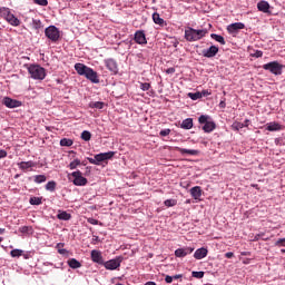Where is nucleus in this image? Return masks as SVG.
<instances>
[{
	"mask_svg": "<svg viewBox=\"0 0 285 285\" xmlns=\"http://www.w3.org/2000/svg\"><path fill=\"white\" fill-rule=\"evenodd\" d=\"M75 70L80 75L81 77H86L91 83H99V75L95 69L83 65V63H76L75 65Z\"/></svg>",
	"mask_w": 285,
	"mask_h": 285,
	"instance_id": "obj_1",
	"label": "nucleus"
},
{
	"mask_svg": "<svg viewBox=\"0 0 285 285\" xmlns=\"http://www.w3.org/2000/svg\"><path fill=\"white\" fill-rule=\"evenodd\" d=\"M24 68H27L31 79H35L36 81H43V79H46V68L40 65H24Z\"/></svg>",
	"mask_w": 285,
	"mask_h": 285,
	"instance_id": "obj_2",
	"label": "nucleus"
},
{
	"mask_svg": "<svg viewBox=\"0 0 285 285\" xmlns=\"http://www.w3.org/2000/svg\"><path fill=\"white\" fill-rule=\"evenodd\" d=\"M208 35L207 29H193V28H187L185 30V39L186 41H199L200 39H204Z\"/></svg>",
	"mask_w": 285,
	"mask_h": 285,
	"instance_id": "obj_3",
	"label": "nucleus"
},
{
	"mask_svg": "<svg viewBox=\"0 0 285 285\" xmlns=\"http://www.w3.org/2000/svg\"><path fill=\"white\" fill-rule=\"evenodd\" d=\"M198 122L204 124L203 126L204 132H213V130L217 128V125L215 124V121H213V119L208 115H202L198 118Z\"/></svg>",
	"mask_w": 285,
	"mask_h": 285,
	"instance_id": "obj_4",
	"label": "nucleus"
},
{
	"mask_svg": "<svg viewBox=\"0 0 285 285\" xmlns=\"http://www.w3.org/2000/svg\"><path fill=\"white\" fill-rule=\"evenodd\" d=\"M114 157H115V151L100 153L96 155L94 158H88V161L94 166H99L101 161H108V159H112Z\"/></svg>",
	"mask_w": 285,
	"mask_h": 285,
	"instance_id": "obj_5",
	"label": "nucleus"
},
{
	"mask_svg": "<svg viewBox=\"0 0 285 285\" xmlns=\"http://www.w3.org/2000/svg\"><path fill=\"white\" fill-rule=\"evenodd\" d=\"M283 69H284V66L278 61H272L263 65V70H268V72H271L272 75H275L276 77L282 75Z\"/></svg>",
	"mask_w": 285,
	"mask_h": 285,
	"instance_id": "obj_6",
	"label": "nucleus"
},
{
	"mask_svg": "<svg viewBox=\"0 0 285 285\" xmlns=\"http://www.w3.org/2000/svg\"><path fill=\"white\" fill-rule=\"evenodd\" d=\"M45 35L53 43H57V41H59V39H61V33H60L59 29L55 26L47 27L45 30Z\"/></svg>",
	"mask_w": 285,
	"mask_h": 285,
	"instance_id": "obj_7",
	"label": "nucleus"
},
{
	"mask_svg": "<svg viewBox=\"0 0 285 285\" xmlns=\"http://www.w3.org/2000/svg\"><path fill=\"white\" fill-rule=\"evenodd\" d=\"M121 262H124V257L117 256L114 259L104 262L102 266H105V268L107 271H117V268H119V266H121Z\"/></svg>",
	"mask_w": 285,
	"mask_h": 285,
	"instance_id": "obj_8",
	"label": "nucleus"
},
{
	"mask_svg": "<svg viewBox=\"0 0 285 285\" xmlns=\"http://www.w3.org/2000/svg\"><path fill=\"white\" fill-rule=\"evenodd\" d=\"M71 177H73V180H72L73 186H86L88 184V178L83 177V174H81V170L72 171Z\"/></svg>",
	"mask_w": 285,
	"mask_h": 285,
	"instance_id": "obj_9",
	"label": "nucleus"
},
{
	"mask_svg": "<svg viewBox=\"0 0 285 285\" xmlns=\"http://www.w3.org/2000/svg\"><path fill=\"white\" fill-rule=\"evenodd\" d=\"M244 28H246V24H244V22H235L227 26V32L229 35H237V32H239V30H244Z\"/></svg>",
	"mask_w": 285,
	"mask_h": 285,
	"instance_id": "obj_10",
	"label": "nucleus"
},
{
	"mask_svg": "<svg viewBox=\"0 0 285 285\" xmlns=\"http://www.w3.org/2000/svg\"><path fill=\"white\" fill-rule=\"evenodd\" d=\"M2 104H3V106H6V108H20V106H21V101L17 100V99H12L10 97H4L2 99Z\"/></svg>",
	"mask_w": 285,
	"mask_h": 285,
	"instance_id": "obj_11",
	"label": "nucleus"
},
{
	"mask_svg": "<svg viewBox=\"0 0 285 285\" xmlns=\"http://www.w3.org/2000/svg\"><path fill=\"white\" fill-rule=\"evenodd\" d=\"M134 40L139 45V46H146L148 43V40H146V33L144 30H138L135 32Z\"/></svg>",
	"mask_w": 285,
	"mask_h": 285,
	"instance_id": "obj_12",
	"label": "nucleus"
},
{
	"mask_svg": "<svg viewBox=\"0 0 285 285\" xmlns=\"http://www.w3.org/2000/svg\"><path fill=\"white\" fill-rule=\"evenodd\" d=\"M217 52H219V47L212 46L208 49L203 50V57H206L207 59H213V57L217 56Z\"/></svg>",
	"mask_w": 285,
	"mask_h": 285,
	"instance_id": "obj_13",
	"label": "nucleus"
},
{
	"mask_svg": "<svg viewBox=\"0 0 285 285\" xmlns=\"http://www.w3.org/2000/svg\"><path fill=\"white\" fill-rule=\"evenodd\" d=\"M91 262H94L95 264H99L100 266H104V256L101 255L100 250H91Z\"/></svg>",
	"mask_w": 285,
	"mask_h": 285,
	"instance_id": "obj_14",
	"label": "nucleus"
},
{
	"mask_svg": "<svg viewBox=\"0 0 285 285\" xmlns=\"http://www.w3.org/2000/svg\"><path fill=\"white\" fill-rule=\"evenodd\" d=\"M195 250L194 247H183L175 250V255L177 257H186V255H190Z\"/></svg>",
	"mask_w": 285,
	"mask_h": 285,
	"instance_id": "obj_15",
	"label": "nucleus"
},
{
	"mask_svg": "<svg viewBox=\"0 0 285 285\" xmlns=\"http://www.w3.org/2000/svg\"><path fill=\"white\" fill-rule=\"evenodd\" d=\"M106 68L110 70L114 75H117L118 72V67H117V61L115 59H107L105 60Z\"/></svg>",
	"mask_w": 285,
	"mask_h": 285,
	"instance_id": "obj_16",
	"label": "nucleus"
},
{
	"mask_svg": "<svg viewBox=\"0 0 285 285\" xmlns=\"http://www.w3.org/2000/svg\"><path fill=\"white\" fill-rule=\"evenodd\" d=\"M35 166H37V163L32 160L18 163L20 170H29V168H35Z\"/></svg>",
	"mask_w": 285,
	"mask_h": 285,
	"instance_id": "obj_17",
	"label": "nucleus"
},
{
	"mask_svg": "<svg viewBox=\"0 0 285 285\" xmlns=\"http://www.w3.org/2000/svg\"><path fill=\"white\" fill-rule=\"evenodd\" d=\"M207 255H208V249L205 247L198 248L194 253L195 259H204V257H207Z\"/></svg>",
	"mask_w": 285,
	"mask_h": 285,
	"instance_id": "obj_18",
	"label": "nucleus"
},
{
	"mask_svg": "<svg viewBox=\"0 0 285 285\" xmlns=\"http://www.w3.org/2000/svg\"><path fill=\"white\" fill-rule=\"evenodd\" d=\"M176 150L180 153V155H190V156L199 155V150H196V149H186V148L176 147Z\"/></svg>",
	"mask_w": 285,
	"mask_h": 285,
	"instance_id": "obj_19",
	"label": "nucleus"
},
{
	"mask_svg": "<svg viewBox=\"0 0 285 285\" xmlns=\"http://www.w3.org/2000/svg\"><path fill=\"white\" fill-rule=\"evenodd\" d=\"M57 219H60L61 222H70V219H72V215H70L68 212L59 210L57 214Z\"/></svg>",
	"mask_w": 285,
	"mask_h": 285,
	"instance_id": "obj_20",
	"label": "nucleus"
},
{
	"mask_svg": "<svg viewBox=\"0 0 285 285\" xmlns=\"http://www.w3.org/2000/svg\"><path fill=\"white\" fill-rule=\"evenodd\" d=\"M257 9L259 12L268 13V10H271V4L267 1L262 0L257 3Z\"/></svg>",
	"mask_w": 285,
	"mask_h": 285,
	"instance_id": "obj_21",
	"label": "nucleus"
},
{
	"mask_svg": "<svg viewBox=\"0 0 285 285\" xmlns=\"http://www.w3.org/2000/svg\"><path fill=\"white\" fill-rule=\"evenodd\" d=\"M7 22H9L10 26H13L14 28L21 26V20L19 18H16L13 13H11L7 19Z\"/></svg>",
	"mask_w": 285,
	"mask_h": 285,
	"instance_id": "obj_22",
	"label": "nucleus"
},
{
	"mask_svg": "<svg viewBox=\"0 0 285 285\" xmlns=\"http://www.w3.org/2000/svg\"><path fill=\"white\" fill-rule=\"evenodd\" d=\"M266 130H268L269 132H275L277 130H282V125H279L278 122H269L266 125Z\"/></svg>",
	"mask_w": 285,
	"mask_h": 285,
	"instance_id": "obj_23",
	"label": "nucleus"
},
{
	"mask_svg": "<svg viewBox=\"0 0 285 285\" xmlns=\"http://www.w3.org/2000/svg\"><path fill=\"white\" fill-rule=\"evenodd\" d=\"M153 21L154 23H156L157 26H161L163 28L164 26H166V21L159 16L158 12L153 13Z\"/></svg>",
	"mask_w": 285,
	"mask_h": 285,
	"instance_id": "obj_24",
	"label": "nucleus"
},
{
	"mask_svg": "<svg viewBox=\"0 0 285 285\" xmlns=\"http://www.w3.org/2000/svg\"><path fill=\"white\" fill-rule=\"evenodd\" d=\"M190 195L193 199H200L202 197V187L195 186L190 189Z\"/></svg>",
	"mask_w": 285,
	"mask_h": 285,
	"instance_id": "obj_25",
	"label": "nucleus"
},
{
	"mask_svg": "<svg viewBox=\"0 0 285 285\" xmlns=\"http://www.w3.org/2000/svg\"><path fill=\"white\" fill-rule=\"evenodd\" d=\"M180 128H183V130H190L193 128V118H186L183 120Z\"/></svg>",
	"mask_w": 285,
	"mask_h": 285,
	"instance_id": "obj_26",
	"label": "nucleus"
},
{
	"mask_svg": "<svg viewBox=\"0 0 285 285\" xmlns=\"http://www.w3.org/2000/svg\"><path fill=\"white\" fill-rule=\"evenodd\" d=\"M31 26L37 33L43 28V23L39 19H32Z\"/></svg>",
	"mask_w": 285,
	"mask_h": 285,
	"instance_id": "obj_27",
	"label": "nucleus"
},
{
	"mask_svg": "<svg viewBox=\"0 0 285 285\" xmlns=\"http://www.w3.org/2000/svg\"><path fill=\"white\" fill-rule=\"evenodd\" d=\"M68 266L70 268H73V269H77V268H81V264L79 261H77L76 258H70L68 262H67Z\"/></svg>",
	"mask_w": 285,
	"mask_h": 285,
	"instance_id": "obj_28",
	"label": "nucleus"
},
{
	"mask_svg": "<svg viewBox=\"0 0 285 285\" xmlns=\"http://www.w3.org/2000/svg\"><path fill=\"white\" fill-rule=\"evenodd\" d=\"M0 14L7 20L12 14V11H10V8L2 7L0 8Z\"/></svg>",
	"mask_w": 285,
	"mask_h": 285,
	"instance_id": "obj_29",
	"label": "nucleus"
},
{
	"mask_svg": "<svg viewBox=\"0 0 285 285\" xmlns=\"http://www.w3.org/2000/svg\"><path fill=\"white\" fill-rule=\"evenodd\" d=\"M210 37L214 39V41H217L220 43V46H226V40L224 39L223 36H219L217 33H212Z\"/></svg>",
	"mask_w": 285,
	"mask_h": 285,
	"instance_id": "obj_30",
	"label": "nucleus"
},
{
	"mask_svg": "<svg viewBox=\"0 0 285 285\" xmlns=\"http://www.w3.org/2000/svg\"><path fill=\"white\" fill-rule=\"evenodd\" d=\"M42 199L43 198H41V197H31L30 199H29V204L31 205V206H41V204H42Z\"/></svg>",
	"mask_w": 285,
	"mask_h": 285,
	"instance_id": "obj_31",
	"label": "nucleus"
},
{
	"mask_svg": "<svg viewBox=\"0 0 285 285\" xmlns=\"http://www.w3.org/2000/svg\"><path fill=\"white\" fill-rule=\"evenodd\" d=\"M78 166H81V160L76 158L68 165V168H70V170H77Z\"/></svg>",
	"mask_w": 285,
	"mask_h": 285,
	"instance_id": "obj_32",
	"label": "nucleus"
},
{
	"mask_svg": "<svg viewBox=\"0 0 285 285\" xmlns=\"http://www.w3.org/2000/svg\"><path fill=\"white\" fill-rule=\"evenodd\" d=\"M56 189H57V183L55 180L47 183L46 190H49L50 193H55Z\"/></svg>",
	"mask_w": 285,
	"mask_h": 285,
	"instance_id": "obj_33",
	"label": "nucleus"
},
{
	"mask_svg": "<svg viewBox=\"0 0 285 285\" xmlns=\"http://www.w3.org/2000/svg\"><path fill=\"white\" fill-rule=\"evenodd\" d=\"M81 139L83 141H90V139H92V134H90L88 130H85L81 132Z\"/></svg>",
	"mask_w": 285,
	"mask_h": 285,
	"instance_id": "obj_34",
	"label": "nucleus"
},
{
	"mask_svg": "<svg viewBox=\"0 0 285 285\" xmlns=\"http://www.w3.org/2000/svg\"><path fill=\"white\" fill-rule=\"evenodd\" d=\"M73 141L70 138H62L60 140V146H66L67 148H70L72 146Z\"/></svg>",
	"mask_w": 285,
	"mask_h": 285,
	"instance_id": "obj_35",
	"label": "nucleus"
},
{
	"mask_svg": "<svg viewBox=\"0 0 285 285\" xmlns=\"http://www.w3.org/2000/svg\"><path fill=\"white\" fill-rule=\"evenodd\" d=\"M189 99H191L193 101H197V99H202V92L197 91V92H189L188 94Z\"/></svg>",
	"mask_w": 285,
	"mask_h": 285,
	"instance_id": "obj_36",
	"label": "nucleus"
},
{
	"mask_svg": "<svg viewBox=\"0 0 285 285\" xmlns=\"http://www.w3.org/2000/svg\"><path fill=\"white\" fill-rule=\"evenodd\" d=\"M164 205L167 207V208H173V206H177V199H166L164 202Z\"/></svg>",
	"mask_w": 285,
	"mask_h": 285,
	"instance_id": "obj_37",
	"label": "nucleus"
},
{
	"mask_svg": "<svg viewBox=\"0 0 285 285\" xmlns=\"http://www.w3.org/2000/svg\"><path fill=\"white\" fill-rule=\"evenodd\" d=\"M46 179H47L46 175H37V176H35L33 181L36 184H43L46 181Z\"/></svg>",
	"mask_w": 285,
	"mask_h": 285,
	"instance_id": "obj_38",
	"label": "nucleus"
},
{
	"mask_svg": "<svg viewBox=\"0 0 285 285\" xmlns=\"http://www.w3.org/2000/svg\"><path fill=\"white\" fill-rule=\"evenodd\" d=\"M89 106H90V108H96L97 110H102V108H104V102H101V101H96V102H91Z\"/></svg>",
	"mask_w": 285,
	"mask_h": 285,
	"instance_id": "obj_39",
	"label": "nucleus"
},
{
	"mask_svg": "<svg viewBox=\"0 0 285 285\" xmlns=\"http://www.w3.org/2000/svg\"><path fill=\"white\" fill-rule=\"evenodd\" d=\"M11 257H21V255H23V250L22 249H12L10 252Z\"/></svg>",
	"mask_w": 285,
	"mask_h": 285,
	"instance_id": "obj_40",
	"label": "nucleus"
},
{
	"mask_svg": "<svg viewBox=\"0 0 285 285\" xmlns=\"http://www.w3.org/2000/svg\"><path fill=\"white\" fill-rule=\"evenodd\" d=\"M232 128H233V130H242V128H244V124H243V122H239V121H235V122L232 125Z\"/></svg>",
	"mask_w": 285,
	"mask_h": 285,
	"instance_id": "obj_41",
	"label": "nucleus"
},
{
	"mask_svg": "<svg viewBox=\"0 0 285 285\" xmlns=\"http://www.w3.org/2000/svg\"><path fill=\"white\" fill-rule=\"evenodd\" d=\"M191 276L195 277L196 279H202L204 278V272H193Z\"/></svg>",
	"mask_w": 285,
	"mask_h": 285,
	"instance_id": "obj_42",
	"label": "nucleus"
},
{
	"mask_svg": "<svg viewBox=\"0 0 285 285\" xmlns=\"http://www.w3.org/2000/svg\"><path fill=\"white\" fill-rule=\"evenodd\" d=\"M140 89H142L144 92L150 90V83H149V82H142V83H140Z\"/></svg>",
	"mask_w": 285,
	"mask_h": 285,
	"instance_id": "obj_43",
	"label": "nucleus"
},
{
	"mask_svg": "<svg viewBox=\"0 0 285 285\" xmlns=\"http://www.w3.org/2000/svg\"><path fill=\"white\" fill-rule=\"evenodd\" d=\"M275 246L285 248V238H279L275 242Z\"/></svg>",
	"mask_w": 285,
	"mask_h": 285,
	"instance_id": "obj_44",
	"label": "nucleus"
},
{
	"mask_svg": "<svg viewBox=\"0 0 285 285\" xmlns=\"http://www.w3.org/2000/svg\"><path fill=\"white\" fill-rule=\"evenodd\" d=\"M37 6H48V0H33Z\"/></svg>",
	"mask_w": 285,
	"mask_h": 285,
	"instance_id": "obj_45",
	"label": "nucleus"
},
{
	"mask_svg": "<svg viewBox=\"0 0 285 285\" xmlns=\"http://www.w3.org/2000/svg\"><path fill=\"white\" fill-rule=\"evenodd\" d=\"M159 135L160 137H168V135H170V129H163Z\"/></svg>",
	"mask_w": 285,
	"mask_h": 285,
	"instance_id": "obj_46",
	"label": "nucleus"
},
{
	"mask_svg": "<svg viewBox=\"0 0 285 285\" xmlns=\"http://www.w3.org/2000/svg\"><path fill=\"white\" fill-rule=\"evenodd\" d=\"M87 222H88V224H91L92 226L99 225V220H97L95 218H88Z\"/></svg>",
	"mask_w": 285,
	"mask_h": 285,
	"instance_id": "obj_47",
	"label": "nucleus"
},
{
	"mask_svg": "<svg viewBox=\"0 0 285 285\" xmlns=\"http://www.w3.org/2000/svg\"><path fill=\"white\" fill-rule=\"evenodd\" d=\"M8 157V151L0 149V159H6Z\"/></svg>",
	"mask_w": 285,
	"mask_h": 285,
	"instance_id": "obj_48",
	"label": "nucleus"
},
{
	"mask_svg": "<svg viewBox=\"0 0 285 285\" xmlns=\"http://www.w3.org/2000/svg\"><path fill=\"white\" fill-rule=\"evenodd\" d=\"M30 229L31 228L29 226H22V227H20V233H29Z\"/></svg>",
	"mask_w": 285,
	"mask_h": 285,
	"instance_id": "obj_49",
	"label": "nucleus"
},
{
	"mask_svg": "<svg viewBox=\"0 0 285 285\" xmlns=\"http://www.w3.org/2000/svg\"><path fill=\"white\" fill-rule=\"evenodd\" d=\"M225 257H226L227 259H232V257H235V254H234L233 252H227V253L225 254Z\"/></svg>",
	"mask_w": 285,
	"mask_h": 285,
	"instance_id": "obj_50",
	"label": "nucleus"
},
{
	"mask_svg": "<svg viewBox=\"0 0 285 285\" xmlns=\"http://www.w3.org/2000/svg\"><path fill=\"white\" fill-rule=\"evenodd\" d=\"M165 282H166V284H173V276H166L165 277Z\"/></svg>",
	"mask_w": 285,
	"mask_h": 285,
	"instance_id": "obj_51",
	"label": "nucleus"
},
{
	"mask_svg": "<svg viewBox=\"0 0 285 285\" xmlns=\"http://www.w3.org/2000/svg\"><path fill=\"white\" fill-rule=\"evenodd\" d=\"M200 95H202V97H208V96L210 95V91H208V90H203V91L200 92Z\"/></svg>",
	"mask_w": 285,
	"mask_h": 285,
	"instance_id": "obj_52",
	"label": "nucleus"
},
{
	"mask_svg": "<svg viewBox=\"0 0 285 285\" xmlns=\"http://www.w3.org/2000/svg\"><path fill=\"white\" fill-rule=\"evenodd\" d=\"M243 124H244V128H248V126L250 125V120L246 119Z\"/></svg>",
	"mask_w": 285,
	"mask_h": 285,
	"instance_id": "obj_53",
	"label": "nucleus"
},
{
	"mask_svg": "<svg viewBox=\"0 0 285 285\" xmlns=\"http://www.w3.org/2000/svg\"><path fill=\"white\" fill-rule=\"evenodd\" d=\"M58 253L60 255H66L68 253V250L67 249H58Z\"/></svg>",
	"mask_w": 285,
	"mask_h": 285,
	"instance_id": "obj_54",
	"label": "nucleus"
},
{
	"mask_svg": "<svg viewBox=\"0 0 285 285\" xmlns=\"http://www.w3.org/2000/svg\"><path fill=\"white\" fill-rule=\"evenodd\" d=\"M263 56H264V52H262V51H256V53H255V57H257V58L263 57Z\"/></svg>",
	"mask_w": 285,
	"mask_h": 285,
	"instance_id": "obj_55",
	"label": "nucleus"
},
{
	"mask_svg": "<svg viewBox=\"0 0 285 285\" xmlns=\"http://www.w3.org/2000/svg\"><path fill=\"white\" fill-rule=\"evenodd\" d=\"M219 108H226V101H224V100L220 101V102H219Z\"/></svg>",
	"mask_w": 285,
	"mask_h": 285,
	"instance_id": "obj_56",
	"label": "nucleus"
},
{
	"mask_svg": "<svg viewBox=\"0 0 285 285\" xmlns=\"http://www.w3.org/2000/svg\"><path fill=\"white\" fill-rule=\"evenodd\" d=\"M171 277H173V279H180L181 274H178V275H175V276H171Z\"/></svg>",
	"mask_w": 285,
	"mask_h": 285,
	"instance_id": "obj_57",
	"label": "nucleus"
},
{
	"mask_svg": "<svg viewBox=\"0 0 285 285\" xmlns=\"http://www.w3.org/2000/svg\"><path fill=\"white\" fill-rule=\"evenodd\" d=\"M92 242H99V236H94Z\"/></svg>",
	"mask_w": 285,
	"mask_h": 285,
	"instance_id": "obj_58",
	"label": "nucleus"
},
{
	"mask_svg": "<svg viewBox=\"0 0 285 285\" xmlns=\"http://www.w3.org/2000/svg\"><path fill=\"white\" fill-rule=\"evenodd\" d=\"M145 285H157L155 282H147Z\"/></svg>",
	"mask_w": 285,
	"mask_h": 285,
	"instance_id": "obj_59",
	"label": "nucleus"
},
{
	"mask_svg": "<svg viewBox=\"0 0 285 285\" xmlns=\"http://www.w3.org/2000/svg\"><path fill=\"white\" fill-rule=\"evenodd\" d=\"M3 233H6L4 228H0V235H3Z\"/></svg>",
	"mask_w": 285,
	"mask_h": 285,
	"instance_id": "obj_60",
	"label": "nucleus"
},
{
	"mask_svg": "<svg viewBox=\"0 0 285 285\" xmlns=\"http://www.w3.org/2000/svg\"><path fill=\"white\" fill-rule=\"evenodd\" d=\"M167 72H175V69H174V68H169V69L167 70Z\"/></svg>",
	"mask_w": 285,
	"mask_h": 285,
	"instance_id": "obj_61",
	"label": "nucleus"
},
{
	"mask_svg": "<svg viewBox=\"0 0 285 285\" xmlns=\"http://www.w3.org/2000/svg\"><path fill=\"white\" fill-rule=\"evenodd\" d=\"M3 242V237H0V243Z\"/></svg>",
	"mask_w": 285,
	"mask_h": 285,
	"instance_id": "obj_62",
	"label": "nucleus"
},
{
	"mask_svg": "<svg viewBox=\"0 0 285 285\" xmlns=\"http://www.w3.org/2000/svg\"><path fill=\"white\" fill-rule=\"evenodd\" d=\"M281 253H285V249H281Z\"/></svg>",
	"mask_w": 285,
	"mask_h": 285,
	"instance_id": "obj_63",
	"label": "nucleus"
}]
</instances>
